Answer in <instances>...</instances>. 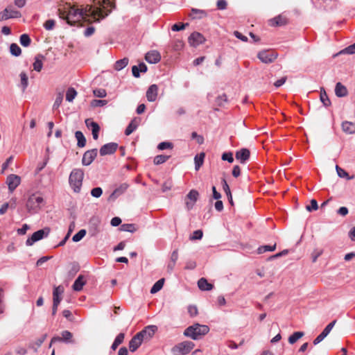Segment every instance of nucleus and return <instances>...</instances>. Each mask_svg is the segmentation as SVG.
Returning <instances> with one entry per match:
<instances>
[{"mask_svg": "<svg viewBox=\"0 0 355 355\" xmlns=\"http://www.w3.org/2000/svg\"><path fill=\"white\" fill-rule=\"evenodd\" d=\"M80 8H76L70 4L66 3L63 8H58V15L60 18L65 19L70 25H73L75 21L72 22L70 17L76 18L78 20L83 19V12Z\"/></svg>", "mask_w": 355, "mask_h": 355, "instance_id": "1", "label": "nucleus"}, {"mask_svg": "<svg viewBox=\"0 0 355 355\" xmlns=\"http://www.w3.org/2000/svg\"><path fill=\"white\" fill-rule=\"evenodd\" d=\"M209 331V328L207 325L196 323L187 327L184 330V335L192 338L193 340H198L202 336L206 335Z\"/></svg>", "mask_w": 355, "mask_h": 355, "instance_id": "2", "label": "nucleus"}, {"mask_svg": "<svg viewBox=\"0 0 355 355\" xmlns=\"http://www.w3.org/2000/svg\"><path fill=\"white\" fill-rule=\"evenodd\" d=\"M83 12V19L87 20V18L91 17L94 21H99L100 18L103 19L110 13V10L108 12L103 15V11L101 8H93L90 5H86L80 8Z\"/></svg>", "mask_w": 355, "mask_h": 355, "instance_id": "3", "label": "nucleus"}, {"mask_svg": "<svg viewBox=\"0 0 355 355\" xmlns=\"http://www.w3.org/2000/svg\"><path fill=\"white\" fill-rule=\"evenodd\" d=\"M45 205L42 196L38 193L31 195L27 200L26 207L30 214L37 213Z\"/></svg>", "mask_w": 355, "mask_h": 355, "instance_id": "4", "label": "nucleus"}, {"mask_svg": "<svg viewBox=\"0 0 355 355\" xmlns=\"http://www.w3.org/2000/svg\"><path fill=\"white\" fill-rule=\"evenodd\" d=\"M84 172L80 168H74L69 175V182L70 187L76 193H79L83 184Z\"/></svg>", "mask_w": 355, "mask_h": 355, "instance_id": "5", "label": "nucleus"}, {"mask_svg": "<svg viewBox=\"0 0 355 355\" xmlns=\"http://www.w3.org/2000/svg\"><path fill=\"white\" fill-rule=\"evenodd\" d=\"M195 345L191 341H184L175 345L171 352L174 355H186L194 347Z\"/></svg>", "mask_w": 355, "mask_h": 355, "instance_id": "6", "label": "nucleus"}, {"mask_svg": "<svg viewBox=\"0 0 355 355\" xmlns=\"http://www.w3.org/2000/svg\"><path fill=\"white\" fill-rule=\"evenodd\" d=\"M257 58L261 62L270 64L276 60L277 55L269 51L263 50L258 53Z\"/></svg>", "mask_w": 355, "mask_h": 355, "instance_id": "7", "label": "nucleus"}, {"mask_svg": "<svg viewBox=\"0 0 355 355\" xmlns=\"http://www.w3.org/2000/svg\"><path fill=\"white\" fill-rule=\"evenodd\" d=\"M72 338L73 334L70 331L67 330L63 331L61 333V337L54 336L53 338H52L49 347H51V345L55 342L62 341L66 343H73L74 342L72 340Z\"/></svg>", "mask_w": 355, "mask_h": 355, "instance_id": "8", "label": "nucleus"}, {"mask_svg": "<svg viewBox=\"0 0 355 355\" xmlns=\"http://www.w3.org/2000/svg\"><path fill=\"white\" fill-rule=\"evenodd\" d=\"M336 322V320H333L329 324H328L326 327L323 329L322 333L318 335L315 339L313 341V345H316L321 343L331 332L332 329L334 328L335 324Z\"/></svg>", "mask_w": 355, "mask_h": 355, "instance_id": "9", "label": "nucleus"}, {"mask_svg": "<svg viewBox=\"0 0 355 355\" xmlns=\"http://www.w3.org/2000/svg\"><path fill=\"white\" fill-rule=\"evenodd\" d=\"M49 232V229H46V232L45 230H40L35 232H34L31 237L28 238L26 242L27 245H32L34 243L37 241L42 239L44 236H46Z\"/></svg>", "mask_w": 355, "mask_h": 355, "instance_id": "10", "label": "nucleus"}, {"mask_svg": "<svg viewBox=\"0 0 355 355\" xmlns=\"http://www.w3.org/2000/svg\"><path fill=\"white\" fill-rule=\"evenodd\" d=\"M205 38L204 36L198 33L193 32L188 38V42L191 46L196 47L197 46L204 43Z\"/></svg>", "mask_w": 355, "mask_h": 355, "instance_id": "11", "label": "nucleus"}, {"mask_svg": "<svg viewBox=\"0 0 355 355\" xmlns=\"http://www.w3.org/2000/svg\"><path fill=\"white\" fill-rule=\"evenodd\" d=\"M96 156H97V149L96 148L86 151L83 155V157L82 159V164L84 166L90 165L92 163V162L94 161V159L96 158Z\"/></svg>", "mask_w": 355, "mask_h": 355, "instance_id": "12", "label": "nucleus"}, {"mask_svg": "<svg viewBox=\"0 0 355 355\" xmlns=\"http://www.w3.org/2000/svg\"><path fill=\"white\" fill-rule=\"evenodd\" d=\"M21 178L19 176L11 174L7 177L6 183L8 186V189L12 192L20 184Z\"/></svg>", "mask_w": 355, "mask_h": 355, "instance_id": "13", "label": "nucleus"}, {"mask_svg": "<svg viewBox=\"0 0 355 355\" xmlns=\"http://www.w3.org/2000/svg\"><path fill=\"white\" fill-rule=\"evenodd\" d=\"M118 144L114 142H111L103 145L99 150L101 156L113 154L117 149Z\"/></svg>", "mask_w": 355, "mask_h": 355, "instance_id": "14", "label": "nucleus"}, {"mask_svg": "<svg viewBox=\"0 0 355 355\" xmlns=\"http://www.w3.org/2000/svg\"><path fill=\"white\" fill-rule=\"evenodd\" d=\"M128 187H129L128 184H127V183L121 184L119 187H118L116 189H115L114 191L111 193V195L108 198V200H110V201L115 200L119 196H120L123 193H125Z\"/></svg>", "mask_w": 355, "mask_h": 355, "instance_id": "15", "label": "nucleus"}, {"mask_svg": "<svg viewBox=\"0 0 355 355\" xmlns=\"http://www.w3.org/2000/svg\"><path fill=\"white\" fill-rule=\"evenodd\" d=\"M85 124L88 128L91 129L94 139L97 140L98 138V132L100 131L99 125L89 119L85 120Z\"/></svg>", "mask_w": 355, "mask_h": 355, "instance_id": "16", "label": "nucleus"}, {"mask_svg": "<svg viewBox=\"0 0 355 355\" xmlns=\"http://www.w3.org/2000/svg\"><path fill=\"white\" fill-rule=\"evenodd\" d=\"M158 94V87L157 85L153 84L151 85L147 92H146V98L147 100L150 102H154L157 99Z\"/></svg>", "mask_w": 355, "mask_h": 355, "instance_id": "17", "label": "nucleus"}, {"mask_svg": "<svg viewBox=\"0 0 355 355\" xmlns=\"http://www.w3.org/2000/svg\"><path fill=\"white\" fill-rule=\"evenodd\" d=\"M146 60L151 64H155L161 60V55L157 51H151L146 54Z\"/></svg>", "mask_w": 355, "mask_h": 355, "instance_id": "18", "label": "nucleus"}, {"mask_svg": "<svg viewBox=\"0 0 355 355\" xmlns=\"http://www.w3.org/2000/svg\"><path fill=\"white\" fill-rule=\"evenodd\" d=\"M250 150L247 148H242L236 153V158L240 160L241 163H245L250 157Z\"/></svg>", "mask_w": 355, "mask_h": 355, "instance_id": "19", "label": "nucleus"}, {"mask_svg": "<svg viewBox=\"0 0 355 355\" xmlns=\"http://www.w3.org/2000/svg\"><path fill=\"white\" fill-rule=\"evenodd\" d=\"M206 11L196 8H192L189 17L192 19H200L207 17Z\"/></svg>", "mask_w": 355, "mask_h": 355, "instance_id": "20", "label": "nucleus"}, {"mask_svg": "<svg viewBox=\"0 0 355 355\" xmlns=\"http://www.w3.org/2000/svg\"><path fill=\"white\" fill-rule=\"evenodd\" d=\"M64 292V288L62 286H55L53 289V303H58L60 304L62 297L60 295Z\"/></svg>", "mask_w": 355, "mask_h": 355, "instance_id": "21", "label": "nucleus"}, {"mask_svg": "<svg viewBox=\"0 0 355 355\" xmlns=\"http://www.w3.org/2000/svg\"><path fill=\"white\" fill-rule=\"evenodd\" d=\"M86 284L85 277L83 275H79L75 280L72 288L75 291H80L83 289V286Z\"/></svg>", "mask_w": 355, "mask_h": 355, "instance_id": "22", "label": "nucleus"}, {"mask_svg": "<svg viewBox=\"0 0 355 355\" xmlns=\"http://www.w3.org/2000/svg\"><path fill=\"white\" fill-rule=\"evenodd\" d=\"M45 59L44 56L38 54L35 58V62H33V69L37 72H40L43 67L42 61Z\"/></svg>", "mask_w": 355, "mask_h": 355, "instance_id": "23", "label": "nucleus"}, {"mask_svg": "<svg viewBox=\"0 0 355 355\" xmlns=\"http://www.w3.org/2000/svg\"><path fill=\"white\" fill-rule=\"evenodd\" d=\"M335 94L338 97H344L347 95V89L340 83H337L335 87Z\"/></svg>", "mask_w": 355, "mask_h": 355, "instance_id": "24", "label": "nucleus"}, {"mask_svg": "<svg viewBox=\"0 0 355 355\" xmlns=\"http://www.w3.org/2000/svg\"><path fill=\"white\" fill-rule=\"evenodd\" d=\"M157 329V327L155 325H149L145 327V329H143L142 331L144 334L145 335L146 340H150L153 336Z\"/></svg>", "mask_w": 355, "mask_h": 355, "instance_id": "25", "label": "nucleus"}, {"mask_svg": "<svg viewBox=\"0 0 355 355\" xmlns=\"http://www.w3.org/2000/svg\"><path fill=\"white\" fill-rule=\"evenodd\" d=\"M100 6L102 8H100L102 11L105 10V13L108 12L109 10L112 11V9L115 8V3L114 1H111L110 0H102L100 3Z\"/></svg>", "mask_w": 355, "mask_h": 355, "instance_id": "26", "label": "nucleus"}, {"mask_svg": "<svg viewBox=\"0 0 355 355\" xmlns=\"http://www.w3.org/2000/svg\"><path fill=\"white\" fill-rule=\"evenodd\" d=\"M100 6L102 8H100L102 11L105 10V13L108 12L109 10L112 11V9L115 8V3L114 1H111L110 0H102L100 3Z\"/></svg>", "mask_w": 355, "mask_h": 355, "instance_id": "27", "label": "nucleus"}, {"mask_svg": "<svg viewBox=\"0 0 355 355\" xmlns=\"http://www.w3.org/2000/svg\"><path fill=\"white\" fill-rule=\"evenodd\" d=\"M342 129L347 134L355 132V124L349 121H344L342 123Z\"/></svg>", "mask_w": 355, "mask_h": 355, "instance_id": "28", "label": "nucleus"}, {"mask_svg": "<svg viewBox=\"0 0 355 355\" xmlns=\"http://www.w3.org/2000/svg\"><path fill=\"white\" fill-rule=\"evenodd\" d=\"M198 288L202 291H211L213 285L209 284L205 278H200L198 282Z\"/></svg>", "mask_w": 355, "mask_h": 355, "instance_id": "29", "label": "nucleus"}, {"mask_svg": "<svg viewBox=\"0 0 355 355\" xmlns=\"http://www.w3.org/2000/svg\"><path fill=\"white\" fill-rule=\"evenodd\" d=\"M287 23V19L282 15H279L270 20L271 26H283Z\"/></svg>", "mask_w": 355, "mask_h": 355, "instance_id": "30", "label": "nucleus"}, {"mask_svg": "<svg viewBox=\"0 0 355 355\" xmlns=\"http://www.w3.org/2000/svg\"><path fill=\"white\" fill-rule=\"evenodd\" d=\"M75 137L78 141L77 146L79 148H83L86 144V139L81 131H76L75 132Z\"/></svg>", "mask_w": 355, "mask_h": 355, "instance_id": "31", "label": "nucleus"}, {"mask_svg": "<svg viewBox=\"0 0 355 355\" xmlns=\"http://www.w3.org/2000/svg\"><path fill=\"white\" fill-rule=\"evenodd\" d=\"M5 10H8V16L10 18H19L21 14L19 10H15L12 5L8 6Z\"/></svg>", "mask_w": 355, "mask_h": 355, "instance_id": "32", "label": "nucleus"}, {"mask_svg": "<svg viewBox=\"0 0 355 355\" xmlns=\"http://www.w3.org/2000/svg\"><path fill=\"white\" fill-rule=\"evenodd\" d=\"M205 156V155L204 153H201L199 155H196V157L194 158V161H195V169L196 171H198L200 168V167L202 165Z\"/></svg>", "mask_w": 355, "mask_h": 355, "instance_id": "33", "label": "nucleus"}, {"mask_svg": "<svg viewBox=\"0 0 355 355\" xmlns=\"http://www.w3.org/2000/svg\"><path fill=\"white\" fill-rule=\"evenodd\" d=\"M164 279L162 278V279H159L151 288L150 293L155 294V293H157L158 291H159L162 288V287L164 286Z\"/></svg>", "mask_w": 355, "mask_h": 355, "instance_id": "34", "label": "nucleus"}, {"mask_svg": "<svg viewBox=\"0 0 355 355\" xmlns=\"http://www.w3.org/2000/svg\"><path fill=\"white\" fill-rule=\"evenodd\" d=\"M124 337L125 335L123 333L119 334L116 337L114 343H112L111 348L113 350H115L118 347V346L123 342Z\"/></svg>", "mask_w": 355, "mask_h": 355, "instance_id": "35", "label": "nucleus"}, {"mask_svg": "<svg viewBox=\"0 0 355 355\" xmlns=\"http://www.w3.org/2000/svg\"><path fill=\"white\" fill-rule=\"evenodd\" d=\"M137 230V228L135 226V225L132 224V223L123 224L120 227V230L123 231V232H128L133 233V232H136Z\"/></svg>", "mask_w": 355, "mask_h": 355, "instance_id": "36", "label": "nucleus"}, {"mask_svg": "<svg viewBox=\"0 0 355 355\" xmlns=\"http://www.w3.org/2000/svg\"><path fill=\"white\" fill-rule=\"evenodd\" d=\"M128 59L127 58H124L121 60H119L116 62L114 64V69L117 71H120L123 69L128 64Z\"/></svg>", "mask_w": 355, "mask_h": 355, "instance_id": "37", "label": "nucleus"}, {"mask_svg": "<svg viewBox=\"0 0 355 355\" xmlns=\"http://www.w3.org/2000/svg\"><path fill=\"white\" fill-rule=\"evenodd\" d=\"M141 345V343L137 338L133 337L129 343V349L131 352H135Z\"/></svg>", "mask_w": 355, "mask_h": 355, "instance_id": "38", "label": "nucleus"}, {"mask_svg": "<svg viewBox=\"0 0 355 355\" xmlns=\"http://www.w3.org/2000/svg\"><path fill=\"white\" fill-rule=\"evenodd\" d=\"M304 336V333L302 331H296L293 334L288 338V342L290 344H294L296 343L300 338H301Z\"/></svg>", "mask_w": 355, "mask_h": 355, "instance_id": "39", "label": "nucleus"}, {"mask_svg": "<svg viewBox=\"0 0 355 355\" xmlns=\"http://www.w3.org/2000/svg\"><path fill=\"white\" fill-rule=\"evenodd\" d=\"M137 125L138 123L137 122L136 119H133L126 128L125 134L126 135H130L135 130H136Z\"/></svg>", "mask_w": 355, "mask_h": 355, "instance_id": "40", "label": "nucleus"}, {"mask_svg": "<svg viewBox=\"0 0 355 355\" xmlns=\"http://www.w3.org/2000/svg\"><path fill=\"white\" fill-rule=\"evenodd\" d=\"M10 53L14 56H19L21 53V48L15 43L10 44Z\"/></svg>", "mask_w": 355, "mask_h": 355, "instance_id": "41", "label": "nucleus"}, {"mask_svg": "<svg viewBox=\"0 0 355 355\" xmlns=\"http://www.w3.org/2000/svg\"><path fill=\"white\" fill-rule=\"evenodd\" d=\"M77 95L76 91L73 88L70 87L68 89L66 94V100L69 102H72Z\"/></svg>", "mask_w": 355, "mask_h": 355, "instance_id": "42", "label": "nucleus"}, {"mask_svg": "<svg viewBox=\"0 0 355 355\" xmlns=\"http://www.w3.org/2000/svg\"><path fill=\"white\" fill-rule=\"evenodd\" d=\"M62 100H63V92H60L56 95L55 102L53 105V110L58 109L60 107V105H61Z\"/></svg>", "mask_w": 355, "mask_h": 355, "instance_id": "43", "label": "nucleus"}, {"mask_svg": "<svg viewBox=\"0 0 355 355\" xmlns=\"http://www.w3.org/2000/svg\"><path fill=\"white\" fill-rule=\"evenodd\" d=\"M355 53V43L348 46L347 47L345 48L344 49L341 50L337 55H341V54H349L352 55Z\"/></svg>", "mask_w": 355, "mask_h": 355, "instance_id": "44", "label": "nucleus"}, {"mask_svg": "<svg viewBox=\"0 0 355 355\" xmlns=\"http://www.w3.org/2000/svg\"><path fill=\"white\" fill-rule=\"evenodd\" d=\"M276 249V244L273 245H262L257 249L258 254H262L267 251H274Z\"/></svg>", "mask_w": 355, "mask_h": 355, "instance_id": "45", "label": "nucleus"}, {"mask_svg": "<svg viewBox=\"0 0 355 355\" xmlns=\"http://www.w3.org/2000/svg\"><path fill=\"white\" fill-rule=\"evenodd\" d=\"M169 158V156L164 155H157L153 160V162L155 165H159L161 164L164 163L166 162Z\"/></svg>", "mask_w": 355, "mask_h": 355, "instance_id": "46", "label": "nucleus"}, {"mask_svg": "<svg viewBox=\"0 0 355 355\" xmlns=\"http://www.w3.org/2000/svg\"><path fill=\"white\" fill-rule=\"evenodd\" d=\"M199 193L196 190L192 189L187 196V200H189L193 202H196L198 200Z\"/></svg>", "mask_w": 355, "mask_h": 355, "instance_id": "47", "label": "nucleus"}, {"mask_svg": "<svg viewBox=\"0 0 355 355\" xmlns=\"http://www.w3.org/2000/svg\"><path fill=\"white\" fill-rule=\"evenodd\" d=\"M320 98L321 102L323 103V105L325 107H328L329 105H330L331 101L329 99V98L324 91V92L321 91L320 94Z\"/></svg>", "mask_w": 355, "mask_h": 355, "instance_id": "48", "label": "nucleus"}, {"mask_svg": "<svg viewBox=\"0 0 355 355\" xmlns=\"http://www.w3.org/2000/svg\"><path fill=\"white\" fill-rule=\"evenodd\" d=\"M86 234L85 230H80L78 232H77L75 235H73L72 238V241L73 242L80 241Z\"/></svg>", "mask_w": 355, "mask_h": 355, "instance_id": "49", "label": "nucleus"}, {"mask_svg": "<svg viewBox=\"0 0 355 355\" xmlns=\"http://www.w3.org/2000/svg\"><path fill=\"white\" fill-rule=\"evenodd\" d=\"M19 76H20V78H21V85H22L23 90H25L28 84V76L24 71L21 72Z\"/></svg>", "mask_w": 355, "mask_h": 355, "instance_id": "50", "label": "nucleus"}, {"mask_svg": "<svg viewBox=\"0 0 355 355\" xmlns=\"http://www.w3.org/2000/svg\"><path fill=\"white\" fill-rule=\"evenodd\" d=\"M20 43L24 46H28L31 44V39L27 34H23L20 36Z\"/></svg>", "mask_w": 355, "mask_h": 355, "instance_id": "51", "label": "nucleus"}, {"mask_svg": "<svg viewBox=\"0 0 355 355\" xmlns=\"http://www.w3.org/2000/svg\"><path fill=\"white\" fill-rule=\"evenodd\" d=\"M55 21L53 19H49L44 24V27L47 31H51L54 28Z\"/></svg>", "mask_w": 355, "mask_h": 355, "instance_id": "52", "label": "nucleus"}, {"mask_svg": "<svg viewBox=\"0 0 355 355\" xmlns=\"http://www.w3.org/2000/svg\"><path fill=\"white\" fill-rule=\"evenodd\" d=\"M94 95L98 98L105 97L107 92L104 89H96L93 91Z\"/></svg>", "mask_w": 355, "mask_h": 355, "instance_id": "53", "label": "nucleus"}, {"mask_svg": "<svg viewBox=\"0 0 355 355\" xmlns=\"http://www.w3.org/2000/svg\"><path fill=\"white\" fill-rule=\"evenodd\" d=\"M107 101L106 100H93L91 102V105L92 107H103L107 105Z\"/></svg>", "mask_w": 355, "mask_h": 355, "instance_id": "54", "label": "nucleus"}, {"mask_svg": "<svg viewBox=\"0 0 355 355\" xmlns=\"http://www.w3.org/2000/svg\"><path fill=\"white\" fill-rule=\"evenodd\" d=\"M203 233L200 230H198L193 232V235L190 236V240H197L201 239L202 237Z\"/></svg>", "mask_w": 355, "mask_h": 355, "instance_id": "55", "label": "nucleus"}, {"mask_svg": "<svg viewBox=\"0 0 355 355\" xmlns=\"http://www.w3.org/2000/svg\"><path fill=\"white\" fill-rule=\"evenodd\" d=\"M103 193V190L101 187H95L92 189L91 194L94 198H99Z\"/></svg>", "mask_w": 355, "mask_h": 355, "instance_id": "56", "label": "nucleus"}, {"mask_svg": "<svg viewBox=\"0 0 355 355\" xmlns=\"http://www.w3.org/2000/svg\"><path fill=\"white\" fill-rule=\"evenodd\" d=\"M222 159L224 161H227L229 163H232L234 162L233 154L230 152L224 153L222 155Z\"/></svg>", "mask_w": 355, "mask_h": 355, "instance_id": "57", "label": "nucleus"}, {"mask_svg": "<svg viewBox=\"0 0 355 355\" xmlns=\"http://www.w3.org/2000/svg\"><path fill=\"white\" fill-rule=\"evenodd\" d=\"M80 270V267L77 263H72L70 270L69 271V276H74Z\"/></svg>", "mask_w": 355, "mask_h": 355, "instance_id": "58", "label": "nucleus"}, {"mask_svg": "<svg viewBox=\"0 0 355 355\" xmlns=\"http://www.w3.org/2000/svg\"><path fill=\"white\" fill-rule=\"evenodd\" d=\"M227 98L225 94H223L217 97L216 102L218 106H223L225 103H227Z\"/></svg>", "mask_w": 355, "mask_h": 355, "instance_id": "59", "label": "nucleus"}, {"mask_svg": "<svg viewBox=\"0 0 355 355\" xmlns=\"http://www.w3.org/2000/svg\"><path fill=\"white\" fill-rule=\"evenodd\" d=\"M157 148L159 150H163L167 148H172L173 144L171 142H161L160 144H159Z\"/></svg>", "mask_w": 355, "mask_h": 355, "instance_id": "60", "label": "nucleus"}, {"mask_svg": "<svg viewBox=\"0 0 355 355\" xmlns=\"http://www.w3.org/2000/svg\"><path fill=\"white\" fill-rule=\"evenodd\" d=\"M188 25H189L188 23L182 24L181 25L175 24L173 25L171 29L173 31H182V30L184 29L185 27L187 26Z\"/></svg>", "mask_w": 355, "mask_h": 355, "instance_id": "61", "label": "nucleus"}, {"mask_svg": "<svg viewBox=\"0 0 355 355\" xmlns=\"http://www.w3.org/2000/svg\"><path fill=\"white\" fill-rule=\"evenodd\" d=\"M173 184L171 180L166 181L162 185V191L166 192L167 191L171 190L172 188Z\"/></svg>", "mask_w": 355, "mask_h": 355, "instance_id": "62", "label": "nucleus"}, {"mask_svg": "<svg viewBox=\"0 0 355 355\" xmlns=\"http://www.w3.org/2000/svg\"><path fill=\"white\" fill-rule=\"evenodd\" d=\"M188 312L191 317L196 316L198 314V309L196 306L190 305L188 307Z\"/></svg>", "mask_w": 355, "mask_h": 355, "instance_id": "63", "label": "nucleus"}, {"mask_svg": "<svg viewBox=\"0 0 355 355\" xmlns=\"http://www.w3.org/2000/svg\"><path fill=\"white\" fill-rule=\"evenodd\" d=\"M336 169L339 177L345 178L348 175V173L344 169L340 168L338 166H336Z\"/></svg>", "mask_w": 355, "mask_h": 355, "instance_id": "64", "label": "nucleus"}]
</instances>
